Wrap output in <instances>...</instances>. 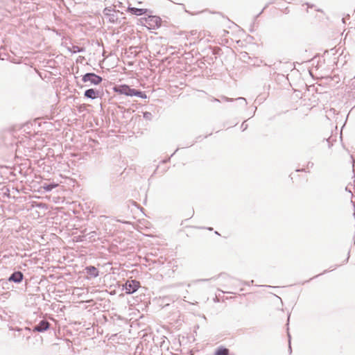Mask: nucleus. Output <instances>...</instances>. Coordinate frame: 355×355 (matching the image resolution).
<instances>
[{
    "instance_id": "1",
    "label": "nucleus",
    "mask_w": 355,
    "mask_h": 355,
    "mask_svg": "<svg viewBox=\"0 0 355 355\" xmlns=\"http://www.w3.org/2000/svg\"><path fill=\"white\" fill-rule=\"evenodd\" d=\"M114 91L119 94H123L128 96H138L141 98H146V95L139 90L130 88L127 85H120L114 87Z\"/></svg>"
},
{
    "instance_id": "2",
    "label": "nucleus",
    "mask_w": 355,
    "mask_h": 355,
    "mask_svg": "<svg viewBox=\"0 0 355 355\" xmlns=\"http://www.w3.org/2000/svg\"><path fill=\"white\" fill-rule=\"evenodd\" d=\"M84 83L89 82L93 85H98L102 82V78L94 73H87L82 78Z\"/></svg>"
},
{
    "instance_id": "3",
    "label": "nucleus",
    "mask_w": 355,
    "mask_h": 355,
    "mask_svg": "<svg viewBox=\"0 0 355 355\" xmlns=\"http://www.w3.org/2000/svg\"><path fill=\"white\" fill-rule=\"evenodd\" d=\"M139 286V282L137 280H128L125 284V293L127 294H132L136 292Z\"/></svg>"
},
{
    "instance_id": "4",
    "label": "nucleus",
    "mask_w": 355,
    "mask_h": 355,
    "mask_svg": "<svg viewBox=\"0 0 355 355\" xmlns=\"http://www.w3.org/2000/svg\"><path fill=\"white\" fill-rule=\"evenodd\" d=\"M146 24L149 28L156 29L161 26L162 20L157 16H149L146 19Z\"/></svg>"
},
{
    "instance_id": "5",
    "label": "nucleus",
    "mask_w": 355,
    "mask_h": 355,
    "mask_svg": "<svg viewBox=\"0 0 355 355\" xmlns=\"http://www.w3.org/2000/svg\"><path fill=\"white\" fill-rule=\"evenodd\" d=\"M103 14L110 23H115L118 19L117 12L111 8H105Z\"/></svg>"
},
{
    "instance_id": "6",
    "label": "nucleus",
    "mask_w": 355,
    "mask_h": 355,
    "mask_svg": "<svg viewBox=\"0 0 355 355\" xmlns=\"http://www.w3.org/2000/svg\"><path fill=\"white\" fill-rule=\"evenodd\" d=\"M24 275L20 271L14 272L8 278V281L13 282L15 283H20L22 282Z\"/></svg>"
},
{
    "instance_id": "7",
    "label": "nucleus",
    "mask_w": 355,
    "mask_h": 355,
    "mask_svg": "<svg viewBox=\"0 0 355 355\" xmlns=\"http://www.w3.org/2000/svg\"><path fill=\"white\" fill-rule=\"evenodd\" d=\"M49 328V323L46 320L40 321L37 325L34 327V331L37 332H42Z\"/></svg>"
},
{
    "instance_id": "8",
    "label": "nucleus",
    "mask_w": 355,
    "mask_h": 355,
    "mask_svg": "<svg viewBox=\"0 0 355 355\" xmlns=\"http://www.w3.org/2000/svg\"><path fill=\"white\" fill-rule=\"evenodd\" d=\"M98 94V92H96L94 89H89L85 92L84 95L85 97H87L88 98L94 99L97 97Z\"/></svg>"
},
{
    "instance_id": "9",
    "label": "nucleus",
    "mask_w": 355,
    "mask_h": 355,
    "mask_svg": "<svg viewBox=\"0 0 355 355\" xmlns=\"http://www.w3.org/2000/svg\"><path fill=\"white\" fill-rule=\"evenodd\" d=\"M128 10L132 14L137 15V16L142 15H144V14H145L146 12V9L137 8H130V7H129L128 8Z\"/></svg>"
},
{
    "instance_id": "10",
    "label": "nucleus",
    "mask_w": 355,
    "mask_h": 355,
    "mask_svg": "<svg viewBox=\"0 0 355 355\" xmlns=\"http://www.w3.org/2000/svg\"><path fill=\"white\" fill-rule=\"evenodd\" d=\"M87 270V273L94 277H96L98 276V270H97V268L94 266H89V267H87L86 268Z\"/></svg>"
},
{
    "instance_id": "11",
    "label": "nucleus",
    "mask_w": 355,
    "mask_h": 355,
    "mask_svg": "<svg viewBox=\"0 0 355 355\" xmlns=\"http://www.w3.org/2000/svg\"><path fill=\"white\" fill-rule=\"evenodd\" d=\"M229 350L226 348H219L216 350L215 355H228Z\"/></svg>"
},
{
    "instance_id": "12",
    "label": "nucleus",
    "mask_w": 355,
    "mask_h": 355,
    "mask_svg": "<svg viewBox=\"0 0 355 355\" xmlns=\"http://www.w3.org/2000/svg\"><path fill=\"white\" fill-rule=\"evenodd\" d=\"M58 186L56 184H44L43 188L46 191H51L53 189Z\"/></svg>"
},
{
    "instance_id": "13",
    "label": "nucleus",
    "mask_w": 355,
    "mask_h": 355,
    "mask_svg": "<svg viewBox=\"0 0 355 355\" xmlns=\"http://www.w3.org/2000/svg\"><path fill=\"white\" fill-rule=\"evenodd\" d=\"M236 101H239V104L241 106H245L247 105V101L245 98L239 97V98H236Z\"/></svg>"
},
{
    "instance_id": "14",
    "label": "nucleus",
    "mask_w": 355,
    "mask_h": 355,
    "mask_svg": "<svg viewBox=\"0 0 355 355\" xmlns=\"http://www.w3.org/2000/svg\"><path fill=\"white\" fill-rule=\"evenodd\" d=\"M144 118L146 120L150 121L153 119V114L149 112H144L143 115Z\"/></svg>"
},
{
    "instance_id": "15",
    "label": "nucleus",
    "mask_w": 355,
    "mask_h": 355,
    "mask_svg": "<svg viewBox=\"0 0 355 355\" xmlns=\"http://www.w3.org/2000/svg\"><path fill=\"white\" fill-rule=\"evenodd\" d=\"M73 53H76V52H80L81 51V49L80 47H78V46H73Z\"/></svg>"
},
{
    "instance_id": "16",
    "label": "nucleus",
    "mask_w": 355,
    "mask_h": 355,
    "mask_svg": "<svg viewBox=\"0 0 355 355\" xmlns=\"http://www.w3.org/2000/svg\"><path fill=\"white\" fill-rule=\"evenodd\" d=\"M248 127V125L245 123V122H243L241 125V128L243 129V130H245Z\"/></svg>"
},
{
    "instance_id": "17",
    "label": "nucleus",
    "mask_w": 355,
    "mask_h": 355,
    "mask_svg": "<svg viewBox=\"0 0 355 355\" xmlns=\"http://www.w3.org/2000/svg\"><path fill=\"white\" fill-rule=\"evenodd\" d=\"M223 98L225 101H227V102L233 101V99H232V98H227V97H223Z\"/></svg>"
},
{
    "instance_id": "18",
    "label": "nucleus",
    "mask_w": 355,
    "mask_h": 355,
    "mask_svg": "<svg viewBox=\"0 0 355 355\" xmlns=\"http://www.w3.org/2000/svg\"><path fill=\"white\" fill-rule=\"evenodd\" d=\"M289 351L291 352V341L289 340Z\"/></svg>"
},
{
    "instance_id": "19",
    "label": "nucleus",
    "mask_w": 355,
    "mask_h": 355,
    "mask_svg": "<svg viewBox=\"0 0 355 355\" xmlns=\"http://www.w3.org/2000/svg\"><path fill=\"white\" fill-rule=\"evenodd\" d=\"M214 101H219V100H218V99H217V98H214Z\"/></svg>"
}]
</instances>
